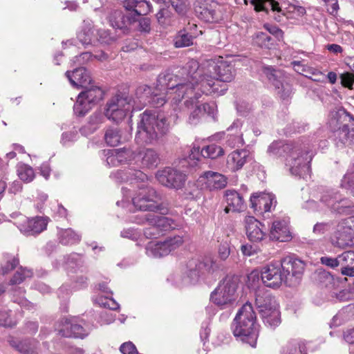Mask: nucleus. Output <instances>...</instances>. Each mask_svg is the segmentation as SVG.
<instances>
[{"mask_svg": "<svg viewBox=\"0 0 354 354\" xmlns=\"http://www.w3.org/2000/svg\"><path fill=\"white\" fill-rule=\"evenodd\" d=\"M187 77L200 86L194 93L196 98L203 94L223 95L227 90L226 84L221 82H230L235 77L234 66L222 57L205 60L199 65L196 60L192 59L186 65Z\"/></svg>", "mask_w": 354, "mask_h": 354, "instance_id": "obj_1", "label": "nucleus"}, {"mask_svg": "<svg viewBox=\"0 0 354 354\" xmlns=\"http://www.w3.org/2000/svg\"><path fill=\"white\" fill-rule=\"evenodd\" d=\"M187 87L180 82V78L177 75L166 73L158 76L156 86L153 91L147 85H142L137 88L136 95L142 105L150 104L158 107L166 102V97L171 100L176 88V92L192 94L193 91L191 88L188 91Z\"/></svg>", "mask_w": 354, "mask_h": 354, "instance_id": "obj_2", "label": "nucleus"}, {"mask_svg": "<svg viewBox=\"0 0 354 354\" xmlns=\"http://www.w3.org/2000/svg\"><path fill=\"white\" fill-rule=\"evenodd\" d=\"M169 130V123L163 114L146 110L140 115L135 140L139 145H153Z\"/></svg>", "mask_w": 354, "mask_h": 354, "instance_id": "obj_3", "label": "nucleus"}, {"mask_svg": "<svg viewBox=\"0 0 354 354\" xmlns=\"http://www.w3.org/2000/svg\"><path fill=\"white\" fill-rule=\"evenodd\" d=\"M259 328L252 306L247 302L239 310L234 319L232 333L238 340L254 348L259 336Z\"/></svg>", "mask_w": 354, "mask_h": 354, "instance_id": "obj_4", "label": "nucleus"}, {"mask_svg": "<svg viewBox=\"0 0 354 354\" xmlns=\"http://www.w3.org/2000/svg\"><path fill=\"white\" fill-rule=\"evenodd\" d=\"M180 82L183 84H185L186 86H187V88H191L193 91V93L192 94H187L185 92H176V89L171 100V103L174 106V111L175 112L177 111L176 106L182 99L184 97L187 98L184 103L185 107L187 109H193L190 113L188 121L191 124H196L203 113L208 112V113H210L209 110L211 109V106L206 103L203 104H198V100L202 96V95L197 98L194 97V93L198 91L200 86H197L194 82L192 81V80L187 77H184L183 79H180ZM189 90V89H188V91Z\"/></svg>", "mask_w": 354, "mask_h": 354, "instance_id": "obj_5", "label": "nucleus"}, {"mask_svg": "<svg viewBox=\"0 0 354 354\" xmlns=\"http://www.w3.org/2000/svg\"><path fill=\"white\" fill-rule=\"evenodd\" d=\"M329 126L338 146L350 145L354 138V117L344 109L330 114Z\"/></svg>", "mask_w": 354, "mask_h": 354, "instance_id": "obj_6", "label": "nucleus"}, {"mask_svg": "<svg viewBox=\"0 0 354 354\" xmlns=\"http://www.w3.org/2000/svg\"><path fill=\"white\" fill-rule=\"evenodd\" d=\"M255 305L263 324L270 328H275L281 322V312L276 299L264 288L255 292Z\"/></svg>", "mask_w": 354, "mask_h": 354, "instance_id": "obj_7", "label": "nucleus"}, {"mask_svg": "<svg viewBox=\"0 0 354 354\" xmlns=\"http://www.w3.org/2000/svg\"><path fill=\"white\" fill-rule=\"evenodd\" d=\"M247 5L250 3L256 11H272L275 13L274 19L281 21L282 17L287 15L288 18H296L303 16L306 13L304 7L288 2H283L281 5L275 0H244Z\"/></svg>", "mask_w": 354, "mask_h": 354, "instance_id": "obj_8", "label": "nucleus"}, {"mask_svg": "<svg viewBox=\"0 0 354 354\" xmlns=\"http://www.w3.org/2000/svg\"><path fill=\"white\" fill-rule=\"evenodd\" d=\"M238 286L239 279L237 277L226 276L211 293V301L221 308L231 306L237 299Z\"/></svg>", "mask_w": 354, "mask_h": 354, "instance_id": "obj_9", "label": "nucleus"}, {"mask_svg": "<svg viewBox=\"0 0 354 354\" xmlns=\"http://www.w3.org/2000/svg\"><path fill=\"white\" fill-rule=\"evenodd\" d=\"M134 100L124 93H118L107 100L104 108V116L109 120L118 123L133 109Z\"/></svg>", "mask_w": 354, "mask_h": 354, "instance_id": "obj_10", "label": "nucleus"}, {"mask_svg": "<svg viewBox=\"0 0 354 354\" xmlns=\"http://www.w3.org/2000/svg\"><path fill=\"white\" fill-rule=\"evenodd\" d=\"M218 268L216 261L211 257H207L202 261L196 259H190L187 262L183 269V272L186 275L184 279V283H195L201 274L214 272Z\"/></svg>", "mask_w": 354, "mask_h": 354, "instance_id": "obj_11", "label": "nucleus"}, {"mask_svg": "<svg viewBox=\"0 0 354 354\" xmlns=\"http://www.w3.org/2000/svg\"><path fill=\"white\" fill-rule=\"evenodd\" d=\"M311 160L312 155L295 145L286 158V165L292 175L304 177L310 171L309 163Z\"/></svg>", "mask_w": 354, "mask_h": 354, "instance_id": "obj_12", "label": "nucleus"}, {"mask_svg": "<svg viewBox=\"0 0 354 354\" xmlns=\"http://www.w3.org/2000/svg\"><path fill=\"white\" fill-rule=\"evenodd\" d=\"M160 197L156 191L152 187H142L138 192L131 198L134 207L140 211L157 212L162 210L159 203Z\"/></svg>", "mask_w": 354, "mask_h": 354, "instance_id": "obj_13", "label": "nucleus"}, {"mask_svg": "<svg viewBox=\"0 0 354 354\" xmlns=\"http://www.w3.org/2000/svg\"><path fill=\"white\" fill-rule=\"evenodd\" d=\"M104 96L103 91L98 86H91L81 92L73 106L74 113L78 116H84Z\"/></svg>", "mask_w": 354, "mask_h": 354, "instance_id": "obj_14", "label": "nucleus"}, {"mask_svg": "<svg viewBox=\"0 0 354 354\" xmlns=\"http://www.w3.org/2000/svg\"><path fill=\"white\" fill-rule=\"evenodd\" d=\"M183 243L184 240L181 236L169 237L164 241H151L146 246V254L150 257L160 258L178 249Z\"/></svg>", "mask_w": 354, "mask_h": 354, "instance_id": "obj_15", "label": "nucleus"}, {"mask_svg": "<svg viewBox=\"0 0 354 354\" xmlns=\"http://www.w3.org/2000/svg\"><path fill=\"white\" fill-rule=\"evenodd\" d=\"M261 277L263 284L271 288H278L283 283L286 284V276L281 261L271 262L262 267Z\"/></svg>", "mask_w": 354, "mask_h": 354, "instance_id": "obj_16", "label": "nucleus"}, {"mask_svg": "<svg viewBox=\"0 0 354 354\" xmlns=\"http://www.w3.org/2000/svg\"><path fill=\"white\" fill-rule=\"evenodd\" d=\"M281 263L286 276V285L288 286L297 285L304 274L305 263L295 257L288 256L283 258Z\"/></svg>", "mask_w": 354, "mask_h": 354, "instance_id": "obj_17", "label": "nucleus"}, {"mask_svg": "<svg viewBox=\"0 0 354 354\" xmlns=\"http://www.w3.org/2000/svg\"><path fill=\"white\" fill-rule=\"evenodd\" d=\"M227 178L218 172L207 171L201 174L196 183L189 184V186H196L202 189L215 190L224 188L227 185Z\"/></svg>", "mask_w": 354, "mask_h": 354, "instance_id": "obj_18", "label": "nucleus"}, {"mask_svg": "<svg viewBox=\"0 0 354 354\" xmlns=\"http://www.w3.org/2000/svg\"><path fill=\"white\" fill-rule=\"evenodd\" d=\"M264 73L269 81L278 90V94L283 99L288 98L292 93V86L285 80V73L281 70H276L272 66L264 68Z\"/></svg>", "mask_w": 354, "mask_h": 354, "instance_id": "obj_19", "label": "nucleus"}, {"mask_svg": "<svg viewBox=\"0 0 354 354\" xmlns=\"http://www.w3.org/2000/svg\"><path fill=\"white\" fill-rule=\"evenodd\" d=\"M156 177L162 185L176 189L182 188L186 181L185 174L171 167L158 171Z\"/></svg>", "mask_w": 354, "mask_h": 354, "instance_id": "obj_20", "label": "nucleus"}, {"mask_svg": "<svg viewBox=\"0 0 354 354\" xmlns=\"http://www.w3.org/2000/svg\"><path fill=\"white\" fill-rule=\"evenodd\" d=\"M246 234L250 241L259 242L266 236L265 226L254 216H248L245 218Z\"/></svg>", "mask_w": 354, "mask_h": 354, "instance_id": "obj_21", "label": "nucleus"}, {"mask_svg": "<svg viewBox=\"0 0 354 354\" xmlns=\"http://www.w3.org/2000/svg\"><path fill=\"white\" fill-rule=\"evenodd\" d=\"M48 219L42 216H36L32 218H26L19 223L18 228L26 235L38 234L46 229Z\"/></svg>", "mask_w": 354, "mask_h": 354, "instance_id": "obj_22", "label": "nucleus"}, {"mask_svg": "<svg viewBox=\"0 0 354 354\" xmlns=\"http://www.w3.org/2000/svg\"><path fill=\"white\" fill-rule=\"evenodd\" d=\"M250 160V152L247 150H234L227 155L225 170L236 172L243 168Z\"/></svg>", "mask_w": 354, "mask_h": 354, "instance_id": "obj_23", "label": "nucleus"}, {"mask_svg": "<svg viewBox=\"0 0 354 354\" xmlns=\"http://www.w3.org/2000/svg\"><path fill=\"white\" fill-rule=\"evenodd\" d=\"M223 17L222 6L215 1L206 3L200 12V17L209 23L218 22L223 19Z\"/></svg>", "mask_w": 354, "mask_h": 354, "instance_id": "obj_24", "label": "nucleus"}, {"mask_svg": "<svg viewBox=\"0 0 354 354\" xmlns=\"http://www.w3.org/2000/svg\"><path fill=\"white\" fill-rule=\"evenodd\" d=\"M59 332L62 336L75 338H84L88 334V330L82 325L67 318L64 319L63 326Z\"/></svg>", "mask_w": 354, "mask_h": 354, "instance_id": "obj_25", "label": "nucleus"}, {"mask_svg": "<svg viewBox=\"0 0 354 354\" xmlns=\"http://www.w3.org/2000/svg\"><path fill=\"white\" fill-rule=\"evenodd\" d=\"M191 151L189 158L197 160L198 158L196 156H198L200 153L203 158L210 159H216L224 154V149L216 144L204 146L201 150L198 147H194Z\"/></svg>", "mask_w": 354, "mask_h": 354, "instance_id": "obj_26", "label": "nucleus"}, {"mask_svg": "<svg viewBox=\"0 0 354 354\" xmlns=\"http://www.w3.org/2000/svg\"><path fill=\"white\" fill-rule=\"evenodd\" d=\"M225 198L227 206L225 212H241L245 207V201L243 196L234 189H227L225 192Z\"/></svg>", "mask_w": 354, "mask_h": 354, "instance_id": "obj_27", "label": "nucleus"}, {"mask_svg": "<svg viewBox=\"0 0 354 354\" xmlns=\"http://www.w3.org/2000/svg\"><path fill=\"white\" fill-rule=\"evenodd\" d=\"M66 76L75 87L86 88L92 81L89 73L83 67L76 68L72 73L66 71Z\"/></svg>", "mask_w": 354, "mask_h": 354, "instance_id": "obj_28", "label": "nucleus"}, {"mask_svg": "<svg viewBox=\"0 0 354 354\" xmlns=\"http://www.w3.org/2000/svg\"><path fill=\"white\" fill-rule=\"evenodd\" d=\"M288 221L286 220H277L272 223L270 236L272 239L280 242H286L291 239Z\"/></svg>", "mask_w": 354, "mask_h": 354, "instance_id": "obj_29", "label": "nucleus"}, {"mask_svg": "<svg viewBox=\"0 0 354 354\" xmlns=\"http://www.w3.org/2000/svg\"><path fill=\"white\" fill-rule=\"evenodd\" d=\"M241 127L242 122L240 120H236L227 129L228 134L226 142L232 148L241 147L244 145L243 133L241 132Z\"/></svg>", "mask_w": 354, "mask_h": 354, "instance_id": "obj_30", "label": "nucleus"}, {"mask_svg": "<svg viewBox=\"0 0 354 354\" xmlns=\"http://www.w3.org/2000/svg\"><path fill=\"white\" fill-rule=\"evenodd\" d=\"M145 221L148 223L156 225L161 232L162 231H167L174 228L173 220L162 216L149 214L146 216L145 218H136L134 221H132V222H135L138 224H142Z\"/></svg>", "mask_w": 354, "mask_h": 354, "instance_id": "obj_31", "label": "nucleus"}, {"mask_svg": "<svg viewBox=\"0 0 354 354\" xmlns=\"http://www.w3.org/2000/svg\"><path fill=\"white\" fill-rule=\"evenodd\" d=\"M136 21V20L133 13L125 15L120 10L113 11L109 17V22L111 26L118 29L125 28Z\"/></svg>", "mask_w": 354, "mask_h": 354, "instance_id": "obj_32", "label": "nucleus"}, {"mask_svg": "<svg viewBox=\"0 0 354 354\" xmlns=\"http://www.w3.org/2000/svg\"><path fill=\"white\" fill-rule=\"evenodd\" d=\"M280 354H307L306 344L299 339H291L284 344Z\"/></svg>", "mask_w": 354, "mask_h": 354, "instance_id": "obj_33", "label": "nucleus"}, {"mask_svg": "<svg viewBox=\"0 0 354 354\" xmlns=\"http://www.w3.org/2000/svg\"><path fill=\"white\" fill-rule=\"evenodd\" d=\"M110 177L116 182L127 181L129 180H144L147 178V176L140 170H136L131 174V169L127 171L122 170H117L111 174Z\"/></svg>", "mask_w": 354, "mask_h": 354, "instance_id": "obj_34", "label": "nucleus"}, {"mask_svg": "<svg viewBox=\"0 0 354 354\" xmlns=\"http://www.w3.org/2000/svg\"><path fill=\"white\" fill-rule=\"evenodd\" d=\"M295 145L284 143L283 141H274L270 144L268 153L272 157H280L286 154V158L294 149Z\"/></svg>", "mask_w": 354, "mask_h": 354, "instance_id": "obj_35", "label": "nucleus"}, {"mask_svg": "<svg viewBox=\"0 0 354 354\" xmlns=\"http://www.w3.org/2000/svg\"><path fill=\"white\" fill-rule=\"evenodd\" d=\"M93 23L90 21H84L82 30L77 34V38L83 45L91 44L95 39Z\"/></svg>", "mask_w": 354, "mask_h": 354, "instance_id": "obj_36", "label": "nucleus"}, {"mask_svg": "<svg viewBox=\"0 0 354 354\" xmlns=\"http://www.w3.org/2000/svg\"><path fill=\"white\" fill-rule=\"evenodd\" d=\"M139 155L141 158V162L144 167H156L160 160L159 155L153 149H146L140 152Z\"/></svg>", "mask_w": 354, "mask_h": 354, "instance_id": "obj_37", "label": "nucleus"}, {"mask_svg": "<svg viewBox=\"0 0 354 354\" xmlns=\"http://www.w3.org/2000/svg\"><path fill=\"white\" fill-rule=\"evenodd\" d=\"M339 193L335 189H327L322 193L319 201L326 207L334 212L338 201Z\"/></svg>", "mask_w": 354, "mask_h": 354, "instance_id": "obj_38", "label": "nucleus"}, {"mask_svg": "<svg viewBox=\"0 0 354 354\" xmlns=\"http://www.w3.org/2000/svg\"><path fill=\"white\" fill-rule=\"evenodd\" d=\"M202 32L200 30L199 33H192L190 35L187 32V30H183L178 32L176 36L174 37V46L176 48H183L189 46L193 44V39L196 37Z\"/></svg>", "mask_w": 354, "mask_h": 354, "instance_id": "obj_39", "label": "nucleus"}, {"mask_svg": "<svg viewBox=\"0 0 354 354\" xmlns=\"http://www.w3.org/2000/svg\"><path fill=\"white\" fill-rule=\"evenodd\" d=\"M10 344L23 354H37V342L35 340L26 339L17 343L12 340L10 342Z\"/></svg>", "mask_w": 354, "mask_h": 354, "instance_id": "obj_40", "label": "nucleus"}, {"mask_svg": "<svg viewBox=\"0 0 354 354\" xmlns=\"http://www.w3.org/2000/svg\"><path fill=\"white\" fill-rule=\"evenodd\" d=\"M59 239L63 245L75 244L80 241L81 235L71 228L61 230L59 232Z\"/></svg>", "mask_w": 354, "mask_h": 354, "instance_id": "obj_41", "label": "nucleus"}, {"mask_svg": "<svg viewBox=\"0 0 354 354\" xmlns=\"http://www.w3.org/2000/svg\"><path fill=\"white\" fill-rule=\"evenodd\" d=\"M270 193H262L258 195H252L250 198L251 207L255 210L262 212L264 207H266V200H271Z\"/></svg>", "mask_w": 354, "mask_h": 354, "instance_id": "obj_42", "label": "nucleus"}, {"mask_svg": "<svg viewBox=\"0 0 354 354\" xmlns=\"http://www.w3.org/2000/svg\"><path fill=\"white\" fill-rule=\"evenodd\" d=\"M19 263V260L10 254H4L1 263L0 270L3 274H8Z\"/></svg>", "mask_w": 354, "mask_h": 354, "instance_id": "obj_43", "label": "nucleus"}, {"mask_svg": "<svg viewBox=\"0 0 354 354\" xmlns=\"http://www.w3.org/2000/svg\"><path fill=\"white\" fill-rule=\"evenodd\" d=\"M353 203L340 195L334 212L339 214H348L353 212Z\"/></svg>", "mask_w": 354, "mask_h": 354, "instance_id": "obj_44", "label": "nucleus"}, {"mask_svg": "<svg viewBox=\"0 0 354 354\" xmlns=\"http://www.w3.org/2000/svg\"><path fill=\"white\" fill-rule=\"evenodd\" d=\"M17 171L19 178L24 182L29 183L35 178L33 169L28 165L19 164Z\"/></svg>", "mask_w": 354, "mask_h": 354, "instance_id": "obj_45", "label": "nucleus"}, {"mask_svg": "<svg viewBox=\"0 0 354 354\" xmlns=\"http://www.w3.org/2000/svg\"><path fill=\"white\" fill-rule=\"evenodd\" d=\"M274 39L268 34L259 32L254 37V42L259 46L265 48H271L274 45Z\"/></svg>", "mask_w": 354, "mask_h": 354, "instance_id": "obj_46", "label": "nucleus"}, {"mask_svg": "<svg viewBox=\"0 0 354 354\" xmlns=\"http://www.w3.org/2000/svg\"><path fill=\"white\" fill-rule=\"evenodd\" d=\"M291 64L293 66L295 71L296 72H297L299 74H302L306 77L308 76V74H311L315 77H317L319 75H323V74L320 71H318L313 68H309L308 67L302 65L301 62L299 61H294Z\"/></svg>", "mask_w": 354, "mask_h": 354, "instance_id": "obj_47", "label": "nucleus"}, {"mask_svg": "<svg viewBox=\"0 0 354 354\" xmlns=\"http://www.w3.org/2000/svg\"><path fill=\"white\" fill-rule=\"evenodd\" d=\"M104 138L108 145L114 147L120 142L121 135L118 129H109L106 131Z\"/></svg>", "mask_w": 354, "mask_h": 354, "instance_id": "obj_48", "label": "nucleus"}, {"mask_svg": "<svg viewBox=\"0 0 354 354\" xmlns=\"http://www.w3.org/2000/svg\"><path fill=\"white\" fill-rule=\"evenodd\" d=\"M348 218L341 220L336 227V233L338 237L352 236L351 225L348 223Z\"/></svg>", "mask_w": 354, "mask_h": 354, "instance_id": "obj_49", "label": "nucleus"}, {"mask_svg": "<svg viewBox=\"0 0 354 354\" xmlns=\"http://www.w3.org/2000/svg\"><path fill=\"white\" fill-rule=\"evenodd\" d=\"M104 154L106 156V162L109 167H116L121 165L120 158L121 156L118 155L117 149H107L104 151Z\"/></svg>", "mask_w": 354, "mask_h": 354, "instance_id": "obj_50", "label": "nucleus"}, {"mask_svg": "<svg viewBox=\"0 0 354 354\" xmlns=\"http://www.w3.org/2000/svg\"><path fill=\"white\" fill-rule=\"evenodd\" d=\"M152 10L151 3L147 0H138L137 9L134 10L133 16H135L136 20L137 17L142 15H147Z\"/></svg>", "mask_w": 354, "mask_h": 354, "instance_id": "obj_51", "label": "nucleus"}, {"mask_svg": "<svg viewBox=\"0 0 354 354\" xmlns=\"http://www.w3.org/2000/svg\"><path fill=\"white\" fill-rule=\"evenodd\" d=\"M104 114L100 111H96L94 112L88 119L90 126H91V130H97L100 126L104 122Z\"/></svg>", "mask_w": 354, "mask_h": 354, "instance_id": "obj_52", "label": "nucleus"}, {"mask_svg": "<svg viewBox=\"0 0 354 354\" xmlns=\"http://www.w3.org/2000/svg\"><path fill=\"white\" fill-rule=\"evenodd\" d=\"M118 155L121 156L120 162L121 164H131L135 160L136 155L129 149H117Z\"/></svg>", "mask_w": 354, "mask_h": 354, "instance_id": "obj_53", "label": "nucleus"}, {"mask_svg": "<svg viewBox=\"0 0 354 354\" xmlns=\"http://www.w3.org/2000/svg\"><path fill=\"white\" fill-rule=\"evenodd\" d=\"M96 40L103 44H110L115 40V37L111 35L109 30L100 29L97 31Z\"/></svg>", "mask_w": 354, "mask_h": 354, "instance_id": "obj_54", "label": "nucleus"}, {"mask_svg": "<svg viewBox=\"0 0 354 354\" xmlns=\"http://www.w3.org/2000/svg\"><path fill=\"white\" fill-rule=\"evenodd\" d=\"M93 57L99 61L103 62L108 58V55L103 51L97 53L95 55H93L90 52H85L82 53L79 57H76V59L78 60V62L82 60L84 62L92 60Z\"/></svg>", "mask_w": 354, "mask_h": 354, "instance_id": "obj_55", "label": "nucleus"}, {"mask_svg": "<svg viewBox=\"0 0 354 354\" xmlns=\"http://www.w3.org/2000/svg\"><path fill=\"white\" fill-rule=\"evenodd\" d=\"M32 276V271L24 268H19L10 280V284L15 285L21 283L26 278Z\"/></svg>", "mask_w": 354, "mask_h": 354, "instance_id": "obj_56", "label": "nucleus"}, {"mask_svg": "<svg viewBox=\"0 0 354 354\" xmlns=\"http://www.w3.org/2000/svg\"><path fill=\"white\" fill-rule=\"evenodd\" d=\"M339 256L340 266H354V251H345Z\"/></svg>", "mask_w": 354, "mask_h": 354, "instance_id": "obj_57", "label": "nucleus"}, {"mask_svg": "<svg viewBox=\"0 0 354 354\" xmlns=\"http://www.w3.org/2000/svg\"><path fill=\"white\" fill-rule=\"evenodd\" d=\"M341 186L345 189H351L354 194V169H350L344 176Z\"/></svg>", "mask_w": 354, "mask_h": 354, "instance_id": "obj_58", "label": "nucleus"}, {"mask_svg": "<svg viewBox=\"0 0 354 354\" xmlns=\"http://www.w3.org/2000/svg\"><path fill=\"white\" fill-rule=\"evenodd\" d=\"M82 261L81 257L77 254H71L66 261V268L75 270L76 268L82 266Z\"/></svg>", "mask_w": 354, "mask_h": 354, "instance_id": "obj_59", "label": "nucleus"}, {"mask_svg": "<svg viewBox=\"0 0 354 354\" xmlns=\"http://www.w3.org/2000/svg\"><path fill=\"white\" fill-rule=\"evenodd\" d=\"M149 224L150 226L144 230V235L145 237L147 239H157L162 234V232L159 230L157 226L152 223Z\"/></svg>", "mask_w": 354, "mask_h": 354, "instance_id": "obj_60", "label": "nucleus"}, {"mask_svg": "<svg viewBox=\"0 0 354 354\" xmlns=\"http://www.w3.org/2000/svg\"><path fill=\"white\" fill-rule=\"evenodd\" d=\"M194 183H196V182H189L187 184V187L186 188V194L187 197L189 198H200L201 196V191L203 190L202 189H200L196 186H189V184Z\"/></svg>", "mask_w": 354, "mask_h": 354, "instance_id": "obj_61", "label": "nucleus"}, {"mask_svg": "<svg viewBox=\"0 0 354 354\" xmlns=\"http://www.w3.org/2000/svg\"><path fill=\"white\" fill-rule=\"evenodd\" d=\"M330 229V224L329 223H316L313 230V234L317 236H322Z\"/></svg>", "mask_w": 354, "mask_h": 354, "instance_id": "obj_62", "label": "nucleus"}, {"mask_svg": "<svg viewBox=\"0 0 354 354\" xmlns=\"http://www.w3.org/2000/svg\"><path fill=\"white\" fill-rule=\"evenodd\" d=\"M342 84L350 89H353L354 84V73H344L340 76Z\"/></svg>", "mask_w": 354, "mask_h": 354, "instance_id": "obj_63", "label": "nucleus"}, {"mask_svg": "<svg viewBox=\"0 0 354 354\" xmlns=\"http://www.w3.org/2000/svg\"><path fill=\"white\" fill-rule=\"evenodd\" d=\"M120 351L122 354H138L136 346L131 342L123 343Z\"/></svg>", "mask_w": 354, "mask_h": 354, "instance_id": "obj_64", "label": "nucleus"}]
</instances>
